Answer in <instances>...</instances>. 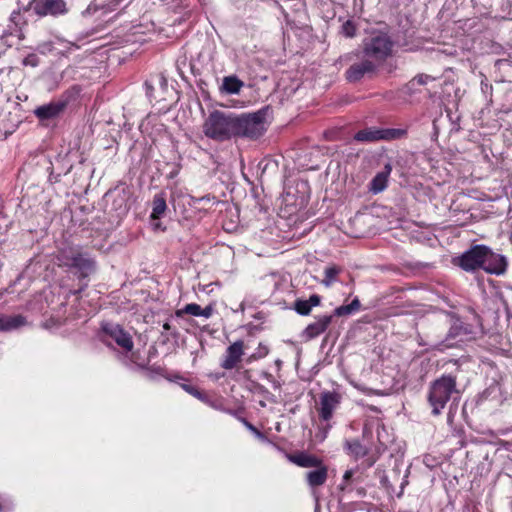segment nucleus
I'll return each mask as SVG.
<instances>
[{
	"mask_svg": "<svg viewBox=\"0 0 512 512\" xmlns=\"http://www.w3.org/2000/svg\"><path fill=\"white\" fill-rule=\"evenodd\" d=\"M202 128L204 135L215 141L235 138L234 113L215 110L205 119Z\"/></svg>",
	"mask_w": 512,
	"mask_h": 512,
	"instance_id": "obj_1",
	"label": "nucleus"
},
{
	"mask_svg": "<svg viewBox=\"0 0 512 512\" xmlns=\"http://www.w3.org/2000/svg\"><path fill=\"white\" fill-rule=\"evenodd\" d=\"M235 138L256 140L267 130L266 111L234 113Z\"/></svg>",
	"mask_w": 512,
	"mask_h": 512,
	"instance_id": "obj_2",
	"label": "nucleus"
},
{
	"mask_svg": "<svg viewBox=\"0 0 512 512\" xmlns=\"http://www.w3.org/2000/svg\"><path fill=\"white\" fill-rule=\"evenodd\" d=\"M456 377L443 375L431 382L427 394V400L432 408V414H441L453 393H456Z\"/></svg>",
	"mask_w": 512,
	"mask_h": 512,
	"instance_id": "obj_3",
	"label": "nucleus"
},
{
	"mask_svg": "<svg viewBox=\"0 0 512 512\" xmlns=\"http://www.w3.org/2000/svg\"><path fill=\"white\" fill-rule=\"evenodd\" d=\"M394 42L382 31H372L362 41V52L377 65L383 63L392 55Z\"/></svg>",
	"mask_w": 512,
	"mask_h": 512,
	"instance_id": "obj_4",
	"label": "nucleus"
},
{
	"mask_svg": "<svg viewBox=\"0 0 512 512\" xmlns=\"http://www.w3.org/2000/svg\"><path fill=\"white\" fill-rule=\"evenodd\" d=\"M487 252V246L475 245L462 254L459 259V266L465 271H474L480 268L483 269Z\"/></svg>",
	"mask_w": 512,
	"mask_h": 512,
	"instance_id": "obj_5",
	"label": "nucleus"
},
{
	"mask_svg": "<svg viewBox=\"0 0 512 512\" xmlns=\"http://www.w3.org/2000/svg\"><path fill=\"white\" fill-rule=\"evenodd\" d=\"M341 402V396L334 391H325L320 395L318 413L321 420L328 422Z\"/></svg>",
	"mask_w": 512,
	"mask_h": 512,
	"instance_id": "obj_6",
	"label": "nucleus"
},
{
	"mask_svg": "<svg viewBox=\"0 0 512 512\" xmlns=\"http://www.w3.org/2000/svg\"><path fill=\"white\" fill-rule=\"evenodd\" d=\"M377 64L371 59L364 56V59L353 63L345 73L346 79L349 82H358L363 77L373 74L377 69Z\"/></svg>",
	"mask_w": 512,
	"mask_h": 512,
	"instance_id": "obj_7",
	"label": "nucleus"
},
{
	"mask_svg": "<svg viewBox=\"0 0 512 512\" xmlns=\"http://www.w3.org/2000/svg\"><path fill=\"white\" fill-rule=\"evenodd\" d=\"M103 332L112 338L120 347L127 351L133 348V341L130 335L125 332L119 325L104 324L102 326Z\"/></svg>",
	"mask_w": 512,
	"mask_h": 512,
	"instance_id": "obj_8",
	"label": "nucleus"
},
{
	"mask_svg": "<svg viewBox=\"0 0 512 512\" xmlns=\"http://www.w3.org/2000/svg\"><path fill=\"white\" fill-rule=\"evenodd\" d=\"M34 11L39 16L60 15L66 13L64 0H40L34 5Z\"/></svg>",
	"mask_w": 512,
	"mask_h": 512,
	"instance_id": "obj_9",
	"label": "nucleus"
},
{
	"mask_svg": "<svg viewBox=\"0 0 512 512\" xmlns=\"http://www.w3.org/2000/svg\"><path fill=\"white\" fill-rule=\"evenodd\" d=\"M487 257L484 262V268L487 273L502 275L507 269V260L504 256L494 253L489 247L486 253Z\"/></svg>",
	"mask_w": 512,
	"mask_h": 512,
	"instance_id": "obj_10",
	"label": "nucleus"
},
{
	"mask_svg": "<svg viewBox=\"0 0 512 512\" xmlns=\"http://www.w3.org/2000/svg\"><path fill=\"white\" fill-rule=\"evenodd\" d=\"M244 354V343L239 340L231 344L226 349L224 360L221 363V367L225 370L234 369L237 364L241 361Z\"/></svg>",
	"mask_w": 512,
	"mask_h": 512,
	"instance_id": "obj_11",
	"label": "nucleus"
},
{
	"mask_svg": "<svg viewBox=\"0 0 512 512\" xmlns=\"http://www.w3.org/2000/svg\"><path fill=\"white\" fill-rule=\"evenodd\" d=\"M333 315H322L310 323L304 330L303 334L307 339H314L324 333L331 324Z\"/></svg>",
	"mask_w": 512,
	"mask_h": 512,
	"instance_id": "obj_12",
	"label": "nucleus"
},
{
	"mask_svg": "<svg viewBox=\"0 0 512 512\" xmlns=\"http://www.w3.org/2000/svg\"><path fill=\"white\" fill-rule=\"evenodd\" d=\"M66 107L63 101H54L48 104L39 106L35 109L34 114L40 120H48L58 116Z\"/></svg>",
	"mask_w": 512,
	"mask_h": 512,
	"instance_id": "obj_13",
	"label": "nucleus"
},
{
	"mask_svg": "<svg viewBox=\"0 0 512 512\" xmlns=\"http://www.w3.org/2000/svg\"><path fill=\"white\" fill-rule=\"evenodd\" d=\"M314 468L316 469L306 473V481L311 488L324 485L328 478V467L322 461Z\"/></svg>",
	"mask_w": 512,
	"mask_h": 512,
	"instance_id": "obj_14",
	"label": "nucleus"
},
{
	"mask_svg": "<svg viewBox=\"0 0 512 512\" xmlns=\"http://www.w3.org/2000/svg\"><path fill=\"white\" fill-rule=\"evenodd\" d=\"M287 459L291 463L303 468H314L315 466L320 465V462L322 461L320 458L307 452L288 454Z\"/></svg>",
	"mask_w": 512,
	"mask_h": 512,
	"instance_id": "obj_15",
	"label": "nucleus"
},
{
	"mask_svg": "<svg viewBox=\"0 0 512 512\" xmlns=\"http://www.w3.org/2000/svg\"><path fill=\"white\" fill-rule=\"evenodd\" d=\"M65 266L77 268L86 276L87 272L93 269V261L84 257L81 253H73L66 258Z\"/></svg>",
	"mask_w": 512,
	"mask_h": 512,
	"instance_id": "obj_16",
	"label": "nucleus"
},
{
	"mask_svg": "<svg viewBox=\"0 0 512 512\" xmlns=\"http://www.w3.org/2000/svg\"><path fill=\"white\" fill-rule=\"evenodd\" d=\"M321 302L320 296L317 294H313L309 297L308 300L297 299L294 302L295 311L303 316L309 315L312 308L318 306Z\"/></svg>",
	"mask_w": 512,
	"mask_h": 512,
	"instance_id": "obj_17",
	"label": "nucleus"
},
{
	"mask_svg": "<svg viewBox=\"0 0 512 512\" xmlns=\"http://www.w3.org/2000/svg\"><path fill=\"white\" fill-rule=\"evenodd\" d=\"M26 318L22 315L0 316V331H11L26 325Z\"/></svg>",
	"mask_w": 512,
	"mask_h": 512,
	"instance_id": "obj_18",
	"label": "nucleus"
},
{
	"mask_svg": "<svg viewBox=\"0 0 512 512\" xmlns=\"http://www.w3.org/2000/svg\"><path fill=\"white\" fill-rule=\"evenodd\" d=\"M391 172L390 164H387L384 168V171L379 172L372 179L370 183V190L377 194L382 192L387 187L388 177Z\"/></svg>",
	"mask_w": 512,
	"mask_h": 512,
	"instance_id": "obj_19",
	"label": "nucleus"
},
{
	"mask_svg": "<svg viewBox=\"0 0 512 512\" xmlns=\"http://www.w3.org/2000/svg\"><path fill=\"white\" fill-rule=\"evenodd\" d=\"M167 209L166 199L162 193L156 194L153 198L151 219H160Z\"/></svg>",
	"mask_w": 512,
	"mask_h": 512,
	"instance_id": "obj_20",
	"label": "nucleus"
},
{
	"mask_svg": "<svg viewBox=\"0 0 512 512\" xmlns=\"http://www.w3.org/2000/svg\"><path fill=\"white\" fill-rule=\"evenodd\" d=\"M354 139L360 142H375L381 140L380 138V128L370 127L363 130L358 131Z\"/></svg>",
	"mask_w": 512,
	"mask_h": 512,
	"instance_id": "obj_21",
	"label": "nucleus"
},
{
	"mask_svg": "<svg viewBox=\"0 0 512 512\" xmlns=\"http://www.w3.org/2000/svg\"><path fill=\"white\" fill-rule=\"evenodd\" d=\"M243 86L244 83L236 76H227L223 79L221 89L228 94H237Z\"/></svg>",
	"mask_w": 512,
	"mask_h": 512,
	"instance_id": "obj_22",
	"label": "nucleus"
},
{
	"mask_svg": "<svg viewBox=\"0 0 512 512\" xmlns=\"http://www.w3.org/2000/svg\"><path fill=\"white\" fill-rule=\"evenodd\" d=\"M344 448L348 454L354 456L356 459L364 457L368 450L360 443L359 440H347L345 441Z\"/></svg>",
	"mask_w": 512,
	"mask_h": 512,
	"instance_id": "obj_23",
	"label": "nucleus"
},
{
	"mask_svg": "<svg viewBox=\"0 0 512 512\" xmlns=\"http://www.w3.org/2000/svg\"><path fill=\"white\" fill-rule=\"evenodd\" d=\"M407 136L406 128H380V138L381 140L391 141L403 139Z\"/></svg>",
	"mask_w": 512,
	"mask_h": 512,
	"instance_id": "obj_24",
	"label": "nucleus"
},
{
	"mask_svg": "<svg viewBox=\"0 0 512 512\" xmlns=\"http://www.w3.org/2000/svg\"><path fill=\"white\" fill-rule=\"evenodd\" d=\"M341 269L338 266H329L324 271V279L322 280V284L326 287H330L336 280L337 276L340 273Z\"/></svg>",
	"mask_w": 512,
	"mask_h": 512,
	"instance_id": "obj_25",
	"label": "nucleus"
},
{
	"mask_svg": "<svg viewBox=\"0 0 512 512\" xmlns=\"http://www.w3.org/2000/svg\"><path fill=\"white\" fill-rule=\"evenodd\" d=\"M201 306L196 303H189L185 305V307L176 312L177 316H182L183 314H189L192 316H200Z\"/></svg>",
	"mask_w": 512,
	"mask_h": 512,
	"instance_id": "obj_26",
	"label": "nucleus"
},
{
	"mask_svg": "<svg viewBox=\"0 0 512 512\" xmlns=\"http://www.w3.org/2000/svg\"><path fill=\"white\" fill-rule=\"evenodd\" d=\"M342 33L349 38H352L356 34V27L352 21L348 20L342 25Z\"/></svg>",
	"mask_w": 512,
	"mask_h": 512,
	"instance_id": "obj_27",
	"label": "nucleus"
},
{
	"mask_svg": "<svg viewBox=\"0 0 512 512\" xmlns=\"http://www.w3.org/2000/svg\"><path fill=\"white\" fill-rule=\"evenodd\" d=\"M352 313H353V311L351 310L349 305H342V306L337 307L334 310V315L339 316V317L350 315Z\"/></svg>",
	"mask_w": 512,
	"mask_h": 512,
	"instance_id": "obj_28",
	"label": "nucleus"
},
{
	"mask_svg": "<svg viewBox=\"0 0 512 512\" xmlns=\"http://www.w3.org/2000/svg\"><path fill=\"white\" fill-rule=\"evenodd\" d=\"M213 314V307L212 306H206L205 308H201L200 316L205 318H210Z\"/></svg>",
	"mask_w": 512,
	"mask_h": 512,
	"instance_id": "obj_29",
	"label": "nucleus"
},
{
	"mask_svg": "<svg viewBox=\"0 0 512 512\" xmlns=\"http://www.w3.org/2000/svg\"><path fill=\"white\" fill-rule=\"evenodd\" d=\"M429 79V76L427 75H418L416 76L413 81H416L420 85H424L427 83V80Z\"/></svg>",
	"mask_w": 512,
	"mask_h": 512,
	"instance_id": "obj_30",
	"label": "nucleus"
},
{
	"mask_svg": "<svg viewBox=\"0 0 512 512\" xmlns=\"http://www.w3.org/2000/svg\"><path fill=\"white\" fill-rule=\"evenodd\" d=\"M348 305L350 306V308H351V310H352L353 312H355V311L359 310V309H360V306H361V305H360V301H359V299H358V298L353 299V300H352V302H351L350 304H348Z\"/></svg>",
	"mask_w": 512,
	"mask_h": 512,
	"instance_id": "obj_31",
	"label": "nucleus"
},
{
	"mask_svg": "<svg viewBox=\"0 0 512 512\" xmlns=\"http://www.w3.org/2000/svg\"><path fill=\"white\" fill-rule=\"evenodd\" d=\"M353 476V471L352 470H347L345 473H344V476H343V480L345 482L349 481Z\"/></svg>",
	"mask_w": 512,
	"mask_h": 512,
	"instance_id": "obj_32",
	"label": "nucleus"
},
{
	"mask_svg": "<svg viewBox=\"0 0 512 512\" xmlns=\"http://www.w3.org/2000/svg\"><path fill=\"white\" fill-rule=\"evenodd\" d=\"M34 59H35V57L33 55H31V56L25 58L23 63L25 65H28V64L35 65Z\"/></svg>",
	"mask_w": 512,
	"mask_h": 512,
	"instance_id": "obj_33",
	"label": "nucleus"
},
{
	"mask_svg": "<svg viewBox=\"0 0 512 512\" xmlns=\"http://www.w3.org/2000/svg\"><path fill=\"white\" fill-rule=\"evenodd\" d=\"M184 388H185V390H186L187 392H189V393H191V394H193V395H198V394H199V392H198L195 388H193V387H190V386L184 385Z\"/></svg>",
	"mask_w": 512,
	"mask_h": 512,
	"instance_id": "obj_34",
	"label": "nucleus"
},
{
	"mask_svg": "<svg viewBox=\"0 0 512 512\" xmlns=\"http://www.w3.org/2000/svg\"><path fill=\"white\" fill-rule=\"evenodd\" d=\"M247 427L253 431L256 435L262 437V434L253 426L251 425L250 423H246Z\"/></svg>",
	"mask_w": 512,
	"mask_h": 512,
	"instance_id": "obj_35",
	"label": "nucleus"
},
{
	"mask_svg": "<svg viewBox=\"0 0 512 512\" xmlns=\"http://www.w3.org/2000/svg\"><path fill=\"white\" fill-rule=\"evenodd\" d=\"M268 353V349L266 347H263V348H260L259 349V353H258V356L259 357H263V356H266Z\"/></svg>",
	"mask_w": 512,
	"mask_h": 512,
	"instance_id": "obj_36",
	"label": "nucleus"
},
{
	"mask_svg": "<svg viewBox=\"0 0 512 512\" xmlns=\"http://www.w3.org/2000/svg\"><path fill=\"white\" fill-rule=\"evenodd\" d=\"M381 483L386 487V488H389L388 486V479L386 476L382 477L381 479Z\"/></svg>",
	"mask_w": 512,
	"mask_h": 512,
	"instance_id": "obj_37",
	"label": "nucleus"
},
{
	"mask_svg": "<svg viewBox=\"0 0 512 512\" xmlns=\"http://www.w3.org/2000/svg\"><path fill=\"white\" fill-rule=\"evenodd\" d=\"M330 427H331V426H330L329 424L326 426V428H325V435H324V437L326 436V433H327V431H328V429H329Z\"/></svg>",
	"mask_w": 512,
	"mask_h": 512,
	"instance_id": "obj_38",
	"label": "nucleus"
},
{
	"mask_svg": "<svg viewBox=\"0 0 512 512\" xmlns=\"http://www.w3.org/2000/svg\"><path fill=\"white\" fill-rule=\"evenodd\" d=\"M145 86L147 87L148 90L151 89V86L147 82L145 83Z\"/></svg>",
	"mask_w": 512,
	"mask_h": 512,
	"instance_id": "obj_39",
	"label": "nucleus"
},
{
	"mask_svg": "<svg viewBox=\"0 0 512 512\" xmlns=\"http://www.w3.org/2000/svg\"><path fill=\"white\" fill-rule=\"evenodd\" d=\"M159 226H160V223L155 224V228H159Z\"/></svg>",
	"mask_w": 512,
	"mask_h": 512,
	"instance_id": "obj_40",
	"label": "nucleus"
},
{
	"mask_svg": "<svg viewBox=\"0 0 512 512\" xmlns=\"http://www.w3.org/2000/svg\"><path fill=\"white\" fill-rule=\"evenodd\" d=\"M164 328H165V329H169V325H168V324H165V325H164Z\"/></svg>",
	"mask_w": 512,
	"mask_h": 512,
	"instance_id": "obj_41",
	"label": "nucleus"
}]
</instances>
